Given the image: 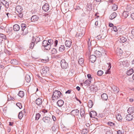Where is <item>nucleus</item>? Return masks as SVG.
Instances as JSON below:
<instances>
[{"instance_id":"obj_26","label":"nucleus","mask_w":134,"mask_h":134,"mask_svg":"<svg viewBox=\"0 0 134 134\" xmlns=\"http://www.w3.org/2000/svg\"><path fill=\"white\" fill-rule=\"evenodd\" d=\"M84 34V31H81L80 33H77L76 35V36L78 37H81Z\"/></svg>"},{"instance_id":"obj_45","label":"nucleus","mask_w":134,"mask_h":134,"mask_svg":"<svg viewBox=\"0 0 134 134\" xmlns=\"http://www.w3.org/2000/svg\"><path fill=\"white\" fill-rule=\"evenodd\" d=\"M48 44H50L51 47V45L53 43V41L52 39L49 40L47 41Z\"/></svg>"},{"instance_id":"obj_17","label":"nucleus","mask_w":134,"mask_h":134,"mask_svg":"<svg viewBox=\"0 0 134 134\" xmlns=\"http://www.w3.org/2000/svg\"><path fill=\"white\" fill-rule=\"evenodd\" d=\"M64 104V102L62 100H59L57 103V104L59 107H62Z\"/></svg>"},{"instance_id":"obj_44","label":"nucleus","mask_w":134,"mask_h":134,"mask_svg":"<svg viewBox=\"0 0 134 134\" xmlns=\"http://www.w3.org/2000/svg\"><path fill=\"white\" fill-rule=\"evenodd\" d=\"M35 45V42L32 40L31 43L30 44V48L31 49H32Z\"/></svg>"},{"instance_id":"obj_12","label":"nucleus","mask_w":134,"mask_h":134,"mask_svg":"<svg viewBox=\"0 0 134 134\" xmlns=\"http://www.w3.org/2000/svg\"><path fill=\"white\" fill-rule=\"evenodd\" d=\"M39 18L38 16L36 15H34L32 16L31 20L32 22H35L37 21L39 19Z\"/></svg>"},{"instance_id":"obj_58","label":"nucleus","mask_w":134,"mask_h":134,"mask_svg":"<svg viewBox=\"0 0 134 134\" xmlns=\"http://www.w3.org/2000/svg\"><path fill=\"white\" fill-rule=\"evenodd\" d=\"M131 16L133 19H134V13L131 14Z\"/></svg>"},{"instance_id":"obj_63","label":"nucleus","mask_w":134,"mask_h":134,"mask_svg":"<svg viewBox=\"0 0 134 134\" xmlns=\"http://www.w3.org/2000/svg\"><path fill=\"white\" fill-rule=\"evenodd\" d=\"M118 134H122L120 130H119L117 132Z\"/></svg>"},{"instance_id":"obj_4","label":"nucleus","mask_w":134,"mask_h":134,"mask_svg":"<svg viewBox=\"0 0 134 134\" xmlns=\"http://www.w3.org/2000/svg\"><path fill=\"white\" fill-rule=\"evenodd\" d=\"M61 65L63 69H66L68 66V64L66 62L64 59H62L60 62Z\"/></svg>"},{"instance_id":"obj_7","label":"nucleus","mask_w":134,"mask_h":134,"mask_svg":"<svg viewBox=\"0 0 134 134\" xmlns=\"http://www.w3.org/2000/svg\"><path fill=\"white\" fill-rule=\"evenodd\" d=\"M41 37V36H36L35 37H33L32 40L33 42H34L36 44L40 42V37Z\"/></svg>"},{"instance_id":"obj_49","label":"nucleus","mask_w":134,"mask_h":134,"mask_svg":"<svg viewBox=\"0 0 134 134\" xmlns=\"http://www.w3.org/2000/svg\"><path fill=\"white\" fill-rule=\"evenodd\" d=\"M57 52V50L56 49L53 48L51 51V53L52 54H54Z\"/></svg>"},{"instance_id":"obj_21","label":"nucleus","mask_w":134,"mask_h":134,"mask_svg":"<svg viewBox=\"0 0 134 134\" xmlns=\"http://www.w3.org/2000/svg\"><path fill=\"white\" fill-rule=\"evenodd\" d=\"M101 97L104 100H107L108 99V96L106 93H103Z\"/></svg>"},{"instance_id":"obj_34","label":"nucleus","mask_w":134,"mask_h":134,"mask_svg":"<svg viewBox=\"0 0 134 134\" xmlns=\"http://www.w3.org/2000/svg\"><path fill=\"white\" fill-rule=\"evenodd\" d=\"M116 117L118 121H120L122 120V118L120 114H118L117 115H116Z\"/></svg>"},{"instance_id":"obj_1","label":"nucleus","mask_w":134,"mask_h":134,"mask_svg":"<svg viewBox=\"0 0 134 134\" xmlns=\"http://www.w3.org/2000/svg\"><path fill=\"white\" fill-rule=\"evenodd\" d=\"M21 30L23 35H25L28 33L26 25L24 24H21L20 25Z\"/></svg>"},{"instance_id":"obj_48","label":"nucleus","mask_w":134,"mask_h":134,"mask_svg":"<svg viewBox=\"0 0 134 134\" xmlns=\"http://www.w3.org/2000/svg\"><path fill=\"white\" fill-rule=\"evenodd\" d=\"M16 105L19 107L20 109H21L22 108V106L21 104L20 103H17L16 104Z\"/></svg>"},{"instance_id":"obj_24","label":"nucleus","mask_w":134,"mask_h":134,"mask_svg":"<svg viewBox=\"0 0 134 134\" xmlns=\"http://www.w3.org/2000/svg\"><path fill=\"white\" fill-rule=\"evenodd\" d=\"M25 80L27 83H29L31 80L30 76L29 75H26L25 76Z\"/></svg>"},{"instance_id":"obj_56","label":"nucleus","mask_w":134,"mask_h":134,"mask_svg":"<svg viewBox=\"0 0 134 134\" xmlns=\"http://www.w3.org/2000/svg\"><path fill=\"white\" fill-rule=\"evenodd\" d=\"M92 113H93L92 111H91L90 112V117H91V118H94L93 117L94 116H93L92 114Z\"/></svg>"},{"instance_id":"obj_6","label":"nucleus","mask_w":134,"mask_h":134,"mask_svg":"<svg viewBox=\"0 0 134 134\" xmlns=\"http://www.w3.org/2000/svg\"><path fill=\"white\" fill-rule=\"evenodd\" d=\"M79 113V110L77 109L72 110L71 112V114L74 116H77Z\"/></svg>"},{"instance_id":"obj_16","label":"nucleus","mask_w":134,"mask_h":134,"mask_svg":"<svg viewBox=\"0 0 134 134\" xmlns=\"http://www.w3.org/2000/svg\"><path fill=\"white\" fill-rule=\"evenodd\" d=\"M7 38L5 35L3 34H0V43L3 41V40H5Z\"/></svg>"},{"instance_id":"obj_18","label":"nucleus","mask_w":134,"mask_h":134,"mask_svg":"<svg viewBox=\"0 0 134 134\" xmlns=\"http://www.w3.org/2000/svg\"><path fill=\"white\" fill-rule=\"evenodd\" d=\"M16 12L18 13H19L22 12L23 8H22V7L21 6L18 5L16 7Z\"/></svg>"},{"instance_id":"obj_23","label":"nucleus","mask_w":134,"mask_h":134,"mask_svg":"<svg viewBox=\"0 0 134 134\" xmlns=\"http://www.w3.org/2000/svg\"><path fill=\"white\" fill-rule=\"evenodd\" d=\"M117 16V14L115 13H113L111 14L109 16V19L112 20L115 18Z\"/></svg>"},{"instance_id":"obj_53","label":"nucleus","mask_w":134,"mask_h":134,"mask_svg":"<svg viewBox=\"0 0 134 134\" xmlns=\"http://www.w3.org/2000/svg\"><path fill=\"white\" fill-rule=\"evenodd\" d=\"M91 111L93 112V113H92L93 116H95L97 115V113L96 111Z\"/></svg>"},{"instance_id":"obj_55","label":"nucleus","mask_w":134,"mask_h":134,"mask_svg":"<svg viewBox=\"0 0 134 134\" xmlns=\"http://www.w3.org/2000/svg\"><path fill=\"white\" fill-rule=\"evenodd\" d=\"M48 59H43L42 60V62L43 63H46L47 62Z\"/></svg>"},{"instance_id":"obj_25","label":"nucleus","mask_w":134,"mask_h":134,"mask_svg":"<svg viewBox=\"0 0 134 134\" xmlns=\"http://www.w3.org/2000/svg\"><path fill=\"white\" fill-rule=\"evenodd\" d=\"M121 59H120L119 60V65H120L121 66H126V65H125V64L126 63L124 61H121Z\"/></svg>"},{"instance_id":"obj_32","label":"nucleus","mask_w":134,"mask_h":134,"mask_svg":"<svg viewBox=\"0 0 134 134\" xmlns=\"http://www.w3.org/2000/svg\"><path fill=\"white\" fill-rule=\"evenodd\" d=\"M65 49L64 45H61L59 47V51L60 52H63Z\"/></svg>"},{"instance_id":"obj_13","label":"nucleus","mask_w":134,"mask_h":134,"mask_svg":"<svg viewBox=\"0 0 134 134\" xmlns=\"http://www.w3.org/2000/svg\"><path fill=\"white\" fill-rule=\"evenodd\" d=\"M1 2L6 8H8L9 7V3L5 0H1Z\"/></svg>"},{"instance_id":"obj_9","label":"nucleus","mask_w":134,"mask_h":134,"mask_svg":"<svg viewBox=\"0 0 134 134\" xmlns=\"http://www.w3.org/2000/svg\"><path fill=\"white\" fill-rule=\"evenodd\" d=\"M35 102L37 105L39 106L42 105V101L41 99L39 97L36 100Z\"/></svg>"},{"instance_id":"obj_10","label":"nucleus","mask_w":134,"mask_h":134,"mask_svg":"<svg viewBox=\"0 0 134 134\" xmlns=\"http://www.w3.org/2000/svg\"><path fill=\"white\" fill-rule=\"evenodd\" d=\"M49 5L47 3H45L42 7V9L45 12L47 11L49 9Z\"/></svg>"},{"instance_id":"obj_39","label":"nucleus","mask_w":134,"mask_h":134,"mask_svg":"<svg viewBox=\"0 0 134 134\" xmlns=\"http://www.w3.org/2000/svg\"><path fill=\"white\" fill-rule=\"evenodd\" d=\"M113 90L115 92L118 93L119 92V88L116 86H114L113 88Z\"/></svg>"},{"instance_id":"obj_62","label":"nucleus","mask_w":134,"mask_h":134,"mask_svg":"<svg viewBox=\"0 0 134 134\" xmlns=\"http://www.w3.org/2000/svg\"><path fill=\"white\" fill-rule=\"evenodd\" d=\"M106 134H112V133L111 132V131H108L106 133Z\"/></svg>"},{"instance_id":"obj_50","label":"nucleus","mask_w":134,"mask_h":134,"mask_svg":"<svg viewBox=\"0 0 134 134\" xmlns=\"http://www.w3.org/2000/svg\"><path fill=\"white\" fill-rule=\"evenodd\" d=\"M18 14L19 18H22L23 16V14L21 12L18 13Z\"/></svg>"},{"instance_id":"obj_59","label":"nucleus","mask_w":134,"mask_h":134,"mask_svg":"<svg viewBox=\"0 0 134 134\" xmlns=\"http://www.w3.org/2000/svg\"><path fill=\"white\" fill-rule=\"evenodd\" d=\"M58 41L57 40H56L54 42L55 44L54 45L56 46L57 44Z\"/></svg>"},{"instance_id":"obj_14","label":"nucleus","mask_w":134,"mask_h":134,"mask_svg":"<svg viewBox=\"0 0 134 134\" xmlns=\"http://www.w3.org/2000/svg\"><path fill=\"white\" fill-rule=\"evenodd\" d=\"M133 118V115L130 114H127L125 117V118L126 120L128 121H130L132 120Z\"/></svg>"},{"instance_id":"obj_31","label":"nucleus","mask_w":134,"mask_h":134,"mask_svg":"<svg viewBox=\"0 0 134 134\" xmlns=\"http://www.w3.org/2000/svg\"><path fill=\"white\" fill-rule=\"evenodd\" d=\"M10 63L11 64H12L15 65H17L18 64V61L15 59L11 60L10 61Z\"/></svg>"},{"instance_id":"obj_57","label":"nucleus","mask_w":134,"mask_h":134,"mask_svg":"<svg viewBox=\"0 0 134 134\" xmlns=\"http://www.w3.org/2000/svg\"><path fill=\"white\" fill-rule=\"evenodd\" d=\"M52 118L54 121H55L56 120V118L54 116H52Z\"/></svg>"},{"instance_id":"obj_42","label":"nucleus","mask_w":134,"mask_h":134,"mask_svg":"<svg viewBox=\"0 0 134 134\" xmlns=\"http://www.w3.org/2000/svg\"><path fill=\"white\" fill-rule=\"evenodd\" d=\"M23 114L22 111H20L18 114V117L20 119H21L23 117Z\"/></svg>"},{"instance_id":"obj_51","label":"nucleus","mask_w":134,"mask_h":134,"mask_svg":"<svg viewBox=\"0 0 134 134\" xmlns=\"http://www.w3.org/2000/svg\"><path fill=\"white\" fill-rule=\"evenodd\" d=\"M108 124L109 125L113 126L114 125V124L113 122H109L108 123Z\"/></svg>"},{"instance_id":"obj_41","label":"nucleus","mask_w":134,"mask_h":134,"mask_svg":"<svg viewBox=\"0 0 134 134\" xmlns=\"http://www.w3.org/2000/svg\"><path fill=\"white\" fill-rule=\"evenodd\" d=\"M117 8L118 6L116 5L115 4L113 5L112 8V10L114 11L115 10H117Z\"/></svg>"},{"instance_id":"obj_22","label":"nucleus","mask_w":134,"mask_h":134,"mask_svg":"<svg viewBox=\"0 0 134 134\" xmlns=\"http://www.w3.org/2000/svg\"><path fill=\"white\" fill-rule=\"evenodd\" d=\"M80 113L81 117H84L85 111L83 108H81L80 110Z\"/></svg>"},{"instance_id":"obj_5","label":"nucleus","mask_w":134,"mask_h":134,"mask_svg":"<svg viewBox=\"0 0 134 134\" xmlns=\"http://www.w3.org/2000/svg\"><path fill=\"white\" fill-rule=\"evenodd\" d=\"M49 68L46 66H43L41 71L42 74H46L49 71Z\"/></svg>"},{"instance_id":"obj_52","label":"nucleus","mask_w":134,"mask_h":134,"mask_svg":"<svg viewBox=\"0 0 134 134\" xmlns=\"http://www.w3.org/2000/svg\"><path fill=\"white\" fill-rule=\"evenodd\" d=\"M112 30L114 31L115 32H116L117 31V30L116 29V27L115 26H113L112 28Z\"/></svg>"},{"instance_id":"obj_11","label":"nucleus","mask_w":134,"mask_h":134,"mask_svg":"<svg viewBox=\"0 0 134 134\" xmlns=\"http://www.w3.org/2000/svg\"><path fill=\"white\" fill-rule=\"evenodd\" d=\"M72 42L71 40H66L65 43V44L66 47L70 48Z\"/></svg>"},{"instance_id":"obj_28","label":"nucleus","mask_w":134,"mask_h":134,"mask_svg":"<svg viewBox=\"0 0 134 134\" xmlns=\"http://www.w3.org/2000/svg\"><path fill=\"white\" fill-rule=\"evenodd\" d=\"M120 39L122 42L124 43L127 40V37H124V36L121 37Z\"/></svg>"},{"instance_id":"obj_35","label":"nucleus","mask_w":134,"mask_h":134,"mask_svg":"<svg viewBox=\"0 0 134 134\" xmlns=\"http://www.w3.org/2000/svg\"><path fill=\"white\" fill-rule=\"evenodd\" d=\"M107 35V33L106 32L103 31V33L102 34L100 38L102 39H104Z\"/></svg>"},{"instance_id":"obj_64","label":"nucleus","mask_w":134,"mask_h":134,"mask_svg":"<svg viewBox=\"0 0 134 134\" xmlns=\"http://www.w3.org/2000/svg\"><path fill=\"white\" fill-rule=\"evenodd\" d=\"M132 34L133 35H134V29H132L131 31Z\"/></svg>"},{"instance_id":"obj_2","label":"nucleus","mask_w":134,"mask_h":134,"mask_svg":"<svg viewBox=\"0 0 134 134\" xmlns=\"http://www.w3.org/2000/svg\"><path fill=\"white\" fill-rule=\"evenodd\" d=\"M42 45L44 46L45 49L46 50H49L51 49V47L50 44H48L47 40H44L43 41L42 43Z\"/></svg>"},{"instance_id":"obj_29","label":"nucleus","mask_w":134,"mask_h":134,"mask_svg":"<svg viewBox=\"0 0 134 134\" xmlns=\"http://www.w3.org/2000/svg\"><path fill=\"white\" fill-rule=\"evenodd\" d=\"M133 72V70L132 69H131L129 70H128L127 72V74L128 75H131Z\"/></svg>"},{"instance_id":"obj_38","label":"nucleus","mask_w":134,"mask_h":134,"mask_svg":"<svg viewBox=\"0 0 134 134\" xmlns=\"http://www.w3.org/2000/svg\"><path fill=\"white\" fill-rule=\"evenodd\" d=\"M83 58H79L78 61V63L80 65H82L83 64Z\"/></svg>"},{"instance_id":"obj_47","label":"nucleus","mask_w":134,"mask_h":134,"mask_svg":"<svg viewBox=\"0 0 134 134\" xmlns=\"http://www.w3.org/2000/svg\"><path fill=\"white\" fill-rule=\"evenodd\" d=\"M88 43V46L89 48V49H90V47L91 46V41H90V39L89 38L88 39V41L87 42Z\"/></svg>"},{"instance_id":"obj_20","label":"nucleus","mask_w":134,"mask_h":134,"mask_svg":"<svg viewBox=\"0 0 134 134\" xmlns=\"http://www.w3.org/2000/svg\"><path fill=\"white\" fill-rule=\"evenodd\" d=\"M128 113L129 114H132L134 113V107H129L127 110Z\"/></svg>"},{"instance_id":"obj_43","label":"nucleus","mask_w":134,"mask_h":134,"mask_svg":"<svg viewBox=\"0 0 134 134\" xmlns=\"http://www.w3.org/2000/svg\"><path fill=\"white\" fill-rule=\"evenodd\" d=\"M40 116H41V115L39 113H37L36 114V116H35V120H38L39 119L40 117Z\"/></svg>"},{"instance_id":"obj_19","label":"nucleus","mask_w":134,"mask_h":134,"mask_svg":"<svg viewBox=\"0 0 134 134\" xmlns=\"http://www.w3.org/2000/svg\"><path fill=\"white\" fill-rule=\"evenodd\" d=\"M20 26L18 24H15L13 26V29L14 31H18L20 30Z\"/></svg>"},{"instance_id":"obj_36","label":"nucleus","mask_w":134,"mask_h":134,"mask_svg":"<svg viewBox=\"0 0 134 134\" xmlns=\"http://www.w3.org/2000/svg\"><path fill=\"white\" fill-rule=\"evenodd\" d=\"M18 95L20 97H22L24 95V93L23 91H19Z\"/></svg>"},{"instance_id":"obj_60","label":"nucleus","mask_w":134,"mask_h":134,"mask_svg":"<svg viewBox=\"0 0 134 134\" xmlns=\"http://www.w3.org/2000/svg\"><path fill=\"white\" fill-rule=\"evenodd\" d=\"M52 99L53 100V101L54 102V101L55 100V98H54V95H53V94L52 95Z\"/></svg>"},{"instance_id":"obj_30","label":"nucleus","mask_w":134,"mask_h":134,"mask_svg":"<svg viewBox=\"0 0 134 134\" xmlns=\"http://www.w3.org/2000/svg\"><path fill=\"white\" fill-rule=\"evenodd\" d=\"M107 64L108 65V68L105 72L106 74H109L110 73V69L111 68V64L110 63H107Z\"/></svg>"},{"instance_id":"obj_15","label":"nucleus","mask_w":134,"mask_h":134,"mask_svg":"<svg viewBox=\"0 0 134 134\" xmlns=\"http://www.w3.org/2000/svg\"><path fill=\"white\" fill-rule=\"evenodd\" d=\"M95 55L96 57H100L102 55V53L100 51L96 50L94 52Z\"/></svg>"},{"instance_id":"obj_27","label":"nucleus","mask_w":134,"mask_h":134,"mask_svg":"<svg viewBox=\"0 0 134 134\" xmlns=\"http://www.w3.org/2000/svg\"><path fill=\"white\" fill-rule=\"evenodd\" d=\"M91 79L87 80L84 82V84L85 86H87L89 85L91 83Z\"/></svg>"},{"instance_id":"obj_40","label":"nucleus","mask_w":134,"mask_h":134,"mask_svg":"<svg viewBox=\"0 0 134 134\" xmlns=\"http://www.w3.org/2000/svg\"><path fill=\"white\" fill-rule=\"evenodd\" d=\"M93 105V101L91 100H90L88 103V106L90 108L92 107Z\"/></svg>"},{"instance_id":"obj_37","label":"nucleus","mask_w":134,"mask_h":134,"mask_svg":"<svg viewBox=\"0 0 134 134\" xmlns=\"http://www.w3.org/2000/svg\"><path fill=\"white\" fill-rule=\"evenodd\" d=\"M57 93L58 94L57 98H62L63 96V95L60 91H58L57 92Z\"/></svg>"},{"instance_id":"obj_54","label":"nucleus","mask_w":134,"mask_h":134,"mask_svg":"<svg viewBox=\"0 0 134 134\" xmlns=\"http://www.w3.org/2000/svg\"><path fill=\"white\" fill-rule=\"evenodd\" d=\"M87 76L89 79H91L92 78V77H91V75L90 74H88L87 75Z\"/></svg>"},{"instance_id":"obj_46","label":"nucleus","mask_w":134,"mask_h":134,"mask_svg":"<svg viewBox=\"0 0 134 134\" xmlns=\"http://www.w3.org/2000/svg\"><path fill=\"white\" fill-rule=\"evenodd\" d=\"M103 72L102 70H99L97 72V75L98 76H101L103 74Z\"/></svg>"},{"instance_id":"obj_8","label":"nucleus","mask_w":134,"mask_h":134,"mask_svg":"<svg viewBox=\"0 0 134 134\" xmlns=\"http://www.w3.org/2000/svg\"><path fill=\"white\" fill-rule=\"evenodd\" d=\"M96 57L95 55H92L90 57V60L92 63H94L96 60Z\"/></svg>"},{"instance_id":"obj_61","label":"nucleus","mask_w":134,"mask_h":134,"mask_svg":"<svg viewBox=\"0 0 134 134\" xmlns=\"http://www.w3.org/2000/svg\"><path fill=\"white\" fill-rule=\"evenodd\" d=\"M71 91L70 90H68L67 91H66V92H65V93L66 94H67V93H69V94H70L71 92Z\"/></svg>"},{"instance_id":"obj_3","label":"nucleus","mask_w":134,"mask_h":134,"mask_svg":"<svg viewBox=\"0 0 134 134\" xmlns=\"http://www.w3.org/2000/svg\"><path fill=\"white\" fill-rule=\"evenodd\" d=\"M43 121L45 123L49 125L52 124L51 119L48 117H44L43 118Z\"/></svg>"},{"instance_id":"obj_33","label":"nucleus","mask_w":134,"mask_h":134,"mask_svg":"<svg viewBox=\"0 0 134 134\" xmlns=\"http://www.w3.org/2000/svg\"><path fill=\"white\" fill-rule=\"evenodd\" d=\"M58 90H54L53 92V95H54V97L55 98H57L58 97V94L57 93Z\"/></svg>"}]
</instances>
